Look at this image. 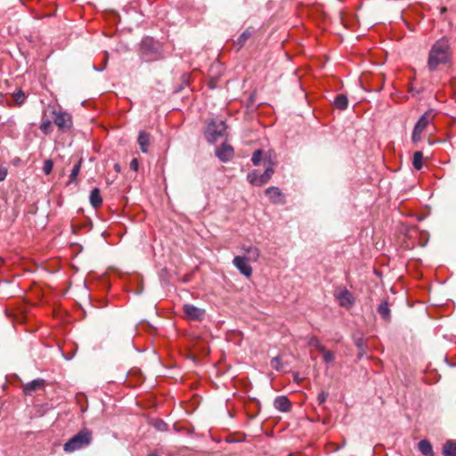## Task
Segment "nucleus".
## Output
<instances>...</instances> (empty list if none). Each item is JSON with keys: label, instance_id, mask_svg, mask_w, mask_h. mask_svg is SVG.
I'll return each instance as SVG.
<instances>
[{"label": "nucleus", "instance_id": "ddd939ff", "mask_svg": "<svg viewBox=\"0 0 456 456\" xmlns=\"http://www.w3.org/2000/svg\"><path fill=\"white\" fill-rule=\"evenodd\" d=\"M337 298L339 300L341 306H351L354 303L352 294L346 289L337 295Z\"/></svg>", "mask_w": 456, "mask_h": 456}, {"label": "nucleus", "instance_id": "1a4fd4ad", "mask_svg": "<svg viewBox=\"0 0 456 456\" xmlns=\"http://www.w3.org/2000/svg\"><path fill=\"white\" fill-rule=\"evenodd\" d=\"M265 194L269 197L270 200L278 205L285 204V197L280 188L275 186L268 187L265 190Z\"/></svg>", "mask_w": 456, "mask_h": 456}, {"label": "nucleus", "instance_id": "7ed1b4c3", "mask_svg": "<svg viewBox=\"0 0 456 456\" xmlns=\"http://www.w3.org/2000/svg\"><path fill=\"white\" fill-rule=\"evenodd\" d=\"M140 51L145 61H153L161 57L159 44L152 38H144L141 43Z\"/></svg>", "mask_w": 456, "mask_h": 456}, {"label": "nucleus", "instance_id": "a211bd4d", "mask_svg": "<svg viewBox=\"0 0 456 456\" xmlns=\"http://www.w3.org/2000/svg\"><path fill=\"white\" fill-rule=\"evenodd\" d=\"M444 456H456V441L448 440L443 446Z\"/></svg>", "mask_w": 456, "mask_h": 456}, {"label": "nucleus", "instance_id": "dca6fc26", "mask_svg": "<svg viewBox=\"0 0 456 456\" xmlns=\"http://www.w3.org/2000/svg\"><path fill=\"white\" fill-rule=\"evenodd\" d=\"M418 449L424 456H434L433 446L431 443L426 439L419 443Z\"/></svg>", "mask_w": 456, "mask_h": 456}, {"label": "nucleus", "instance_id": "aec40b11", "mask_svg": "<svg viewBox=\"0 0 456 456\" xmlns=\"http://www.w3.org/2000/svg\"><path fill=\"white\" fill-rule=\"evenodd\" d=\"M333 104L338 110H346L348 106V99L345 94H338L335 97Z\"/></svg>", "mask_w": 456, "mask_h": 456}, {"label": "nucleus", "instance_id": "4c0bfd02", "mask_svg": "<svg viewBox=\"0 0 456 456\" xmlns=\"http://www.w3.org/2000/svg\"><path fill=\"white\" fill-rule=\"evenodd\" d=\"M7 175V169L5 167H0V182L4 181Z\"/></svg>", "mask_w": 456, "mask_h": 456}, {"label": "nucleus", "instance_id": "c9c22d12", "mask_svg": "<svg viewBox=\"0 0 456 456\" xmlns=\"http://www.w3.org/2000/svg\"><path fill=\"white\" fill-rule=\"evenodd\" d=\"M269 180H270V178L265 176V175L264 173L259 175V186L266 183Z\"/></svg>", "mask_w": 456, "mask_h": 456}, {"label": "nucleus", "instance_id": "cd10ccee", "mask_svg": "<svg viewBox=\"0 0 456 456\" xmlns=\"http://www.w3.org/2000/svg\"><path fill=\"white\" fill-rule=\"evenodd\" d=\"M153 426L158 431L160 432L166 431L167 428V424L161 419L155 420Z\"/></svg>", "mask_w": 456, "mask_h": 456}, {"label": "nucleus", "instance_id": "9d476101", "mask_svg": "<svg viewBox=\"0 0 456 456\" xmlns=\"http://www.w3.org/2000/svg\"><path fill=\"white\" fill-rule=\"evenodd\" d=\"M240 248L244 253H246L245 256L248 261H258L260 256V250L257 247L253 246L252 244H243Z\"/></svg>", "mask_w": 456, "mask_h": 456}, {"label": "nucleus", "instance_id": "7c9ffc66", "mask_svg": "<svg viewBox=\"0 0 456 456\" xmlns=\"http://www.w3.org/2000/svg\"><path fill=\"white\" fill-rule=\"evenodd\" d=\"M321 353L323 354V361L326 363H329L334 360V354L332 352L326 350L324 347V351H321Z\"/></svg>", "mask_w": 456, "mask_h": 456}, {"label": "nucleus", "instance_id": "412c9836", "mask_svg": "<svg viewBox=\"0 0 456 456\" xmlns=\"http://www.w3.org/2000/svg\"><path fill=\"white\" fill-rule=\"evenodd\" d=\"M423 155L421 151H416L413 155L412 165L417 170H420L423 166L422 162Z\"/></svg>", "mask_w": 456, "mask_h": 456}, {"label": "nucleus", "instance_id": "2eb2a0df", "mask_svg": "<svg viewBox=\"0 0 456 456\" xmlns=\"http://www.w3.org/2000/svg\"><path fill=\"white\" fill-rule=\"evenodd\" d=\"M45 380L42 379H34L24 386L23 391L26 395H31L34 391L44 387Z\"/></svg>", "mask_w": 456, "mask_h": 456}, {"label": "nucleus", "instance_id": "72a5a7b5", "mask_svg": "<svg viewBox=\"0 0 456 456\" xmlns=\"http://www.w3.org/2000/svg\"><path fill=\"white\" fill-rule=\"evenodd\" d=\"M328 396H329L328 392L322 391L317 396V401H318L319 404H321V405L323 404L326 402Z\"/></svg>", "mask_w": 456, "mask_h": 456}, {"label": "nucleus", "instance_id": "39448f33", "mask_svg": "<svg viewBox=\"0 0 456 456\" xmlns=\"http://www.w3.org/2000/svg\"><path fill=\"white\" fill-rule=\"evenodd\" d=\"M226 126L224 121H214L211 120L207 126L206 129V138L207 140L213 143L218 140V138L222 137L225 132Z\"/></svg>", "mask_w": 456, "mask_h": 456}, {"label": "nucleus", "instance_id": "f257e3e1", "mask_svg": "<svg viewBox=\"0 0 456 456\" xmlns=\"http://www.w3.org/2000/svg\"><path fill=\"white\" fill-rule=\"evenodd\" d=\"M452 48L450 40L446 37H443L436 40L431 46L427 67L429 71H436L440 65H445L452 60Z\"/></svg>", "mask_w": 456, "mask_h": 456}, {"label": "nucleus", "instance_id": "5701e85b", "mask_svg": "<svg viewBox=\"0 0 456 456\" xmlns=\"http://www.w3.org/2000/svg\"><path fill=\"white\" fill-rule=\"evenodd\" d=\"M247 180L252 185L259 186V174L254 170L248 174Z\"/></svg>", "mask_w": 456, "mask_h": 456}, {"label": "nucleus", "instance_id": "58836bf2", "mask_svg": "<svg viewBox=\"0 0 456 456\" xmlns=\"http://www.w3.org/2000/svg\"><path fill=\"white\" fill-rule=\"evenodd\" d=\"M107 60H108V53H106L105 58H104V66L102 68H97L96 66H94V69L96 71H102L105 69V66L107 64Z\"/></svg>", "mask_w": 456, "mask_h": 456}, {"label": "nucleus", "instance_id": "6ab92c4d", "mask_svg": "<svg viewBox=\"0 0 456 456\" xmlns=\"http://www.w3.org/2000/svg\"><path fill=\"white\" fill-rule=\"evenodd\" d=\"M378 313L385 321H389L391 318L390 308L387 301H383L378 306Z\"/></svg>", "mask_w": 456, "mask_h": 456}, {"label": "nucleus", "instance_id": "4be33fe9", "mask_svg": "<svg viewBox=\"0 0 456 456\" xmlns=\"http://www.w3.org/2000/svg\"><path fill=\"white\" fill-rule=\"evenodd\" d=\"M251 36L252 32L249 29L243 31L237 40V45L239 47H242Z\"/></svg>", "mask_w": 456, "mask_h": 456}, {"label": "nucleus", "instance_id": "6e6552de", "mask_svg": "<svg viewBox=\"0 0 456 456\" xmlns=\"http://www.w3.org/2000/svg\"><path fill=\"white\" fill-rule=\"evenodd\" d=\"M233 148L226 142L222 143L216 151V156L220 161L224 163L230 161L233 158Z\"/></svg>", "mask_w": 456, "mask_h": 456}, {"label": "nucleus", "instance_id": "c756f323", "mask_svg": "<svg viewBox=\"0 0 456 456\" xmlns=\"http://www.w3.org/2000/svg\"><path fill=\"white\" fill-rule=\"evenodd\" d=\"M53 160H51V159L45 160L44 166H43L44 173L45 175H49L52 172V170H53Z\"/></svg>", "mask_w": 456, "mask_h": 456}, {"label": "nucleus", "instance_id": "bb28decb", "mask_svg": "<svg viewBox=\"0 0 456 456\" xmlns=\"http://www.w3.org/2000/svg\"><path fill=\"white\" fill-rule=\"evenodd\" d=\"M263 152L264 151L261 149L254 151V153L252 155V159H251L254 166H259V164L262 160Z\"/></svg>", "mask_w": 456, "mask_h": 456}, {"label": "nucleus", "instance_id": "a19ab883", "mask_svg": "<svg viewBox=\"0 0 456 456\" xmlns=\"http://www.w3.org/2000/svg\"><path fill=\"white\" fill-rule=\"evenodd\" d=\"M149 456H161L158 452L154 451L149 453Z\"/></svg>", "mask_w": 456, "mask_h": 456}, {"label": "nucleus", "instance_id": "f704fd0d", "mask_svg": "<svg viewBox=\"0 0 456 456\" xmlns=\"http://www.w3.org/2000/svg\"><path fill=\"white\" fill-rule=\"evenodd\" d=\"M411 139L414 143L419 142L421 140V132L413 128Z\"/></svg>", "mask_w": 456, "mask_h": 456}, {"label": "nucleus", "instance_id": "473e14b6", "mask_svg": "<svg viewBox=\"0 0 456 456\" xmlns=\"http://www.w3.org/2000/svg\"><path fill=\"white\" fill-rule=\"evenodd\" d=\"M273 166H274L273 162L271 159H269V165L265 167V169L264 171V174L265 175V176L269 177L270 179L274 173Z\"/></svg>", "mask_w": 456, "mask_h": 456}, {"label": "nucleus", "instance_id": "4468645a", "mask_svg": "<svg viewBox=\"0 0 456 456\" xmlns=\"http://www.w3.org/2000/svg\"><path fill=\"white\" fill-rule=\"evenodd\" d=\"M150 134L145 131H140L138 135V144L140 146V149L142 152L147 153L148 152V146L150 144Z\"/></svg>", "mask_w": 456, "mask_h": 456}, {"label": "nucleus", "instance_id": "a878e982", "mask_svg": "<svg viewBox=\"0 0 456 456\" xmlns=\"http://www.w3.org/2000/svg\"><path fill=\"white\" fill-rule=\"evenodd\" d=\"M308 346L315 347L318 351H324V346L316 337H312L308 340Z\"/></svg>", "mask_w": 456, "mask_h": 456}, {"label": "nucleus", "instance_id": "0eeeda50", "mask_svg": "<svg viewBox=\"0 0 456 456\" xmlns=\"http://www.w3.org/2000/svg\"><path fill=\"white\" fill-rule=\"evenodd\" d=\"M248 258L242 256H237L232 260V265L239 270V272L246 276L250 277L252 275V267L248 264Z\"/></svg>", "mask_w": 456, "mask_h": 456}, {"label": "nucleus", "instance_id": "423d86ee", "mask_svg": "<svg viewBox=\"0 0 456 456\" xmlns=\"http://www.w3.org/2000/svg\"><path fill=\"white\" fill-rule=\"evenodd\" d=\"M183 308L186 316L192 321L201 322L206 317V310L194 305L185 304Z\"/></svg>", "mask_w": 456, "mask_h": 456}, {"label": "nucleus", "instance_id": "b1692460", "mask_svg": "<svg viewBox=\"0 0 456 456\" xmlns=\"http://www.w3.org/2000/svg\"><path fill=\"white\" fill-rule=\"evenodd\" d=\"M82 160H79L72 168L71 173L69 175V182L73 183L77 181V175L80 171Z\"/></svg>", "mask_w": 456, "mask_h": 456}, {"label": "nucleus", "instance_id": "393cba45", "mask_svg": "<svg viewBox=\"0 0 456 456\" xmlns=\"http://www.w3.org/2000/svg\"><path fill=\"white\" fill-rule=\"evenodd\" d=\"M13 100L18 106H20L24 103L26 100V95L22 90H19L13 94Z\"/></svg>", "mask_w": 456, "mask_h": 456}, {"label": "nucleus", "instance_id": "f8f14e48", "mask_svg": "<svg viewBox=\"0 0 456 456\" xmlns=\"http://www.w3.org/2000/svg\"><path fill=\"white\" fill-rule=\"evenodd\" d=\"M433 118H434V114L431 110L426 111L419 118V120L417 121V123L414 126V128H416V130H419L422 133L425 130V128L427 127V126L432 121Z\"/></svg>", "mask_w": 456, "mask_h": 456}, {"label": "nucleus", "instance_id": "79ce46f5", "mask_svg": "<svg viewBox=\"0 0 456 456\" xmlns=\"http://www.w3.org/2000/svg\"><path fill=\"white\" fill-rule=\"evenodd\" d=\"M115 169H116L117 171H119V167H118V164H117V165H115Z\"/></svg>", "mask_w": 456, "mask_h": 456}, {"label": "nucleus", "instance_id": "ea45409f", "mask_svg": "<svg viewBox=\"0 0 456 456\" xmlns=\"http://www.w3.org/2000/svg\"><path fill=\"white\" fill-rule=\"evenodd\" d=\"M5 102H7L6 96L4 94L0 93V104H4Z\"/></svg>", "mask_w": 456, "mask_h": 456}, {"label": "nucleus", "instance_id": "20e7f679", "mask_svg": "<svg viewBox=\"0 0 456 456\" xmlns=\"http://www.w3.org/2000/svg\"><path fill=\"white\" fill-rule=\"evenodd\" d=\"M53 120L61 133L68 132L73 126L71 114L67 111L53 110Z\"/></svg>", "mask_w": 456, "mask_h": 456}, {"label": "nucleus", "instance_id": "f03ea898", "mask_svg": "<svg viewBox=\"0 0 456 456\" xmlns=\"http://www.w3.org/2000/svg\"><path fill=\"white\" fill-rule=\"evenodd\" d=\"M91 441L92 433L88 429L85 428L80 430L77 435L66 442L63 449L65 452H72L90 444Z\"/></svg>", "mask_w": 456, "mask_h": 456}, {"label": "nucleus", "instance_id": "2f4dec72", "mask_svg": "<svg viewBox=\"0 0 456 456\" xmlns=\"http://www.w3.org/2000/svg\"><path fill=\"white\" fill-rule=\"evenodd\" d=\"M50 127H51V121L46 119V120H44L41 124H40V130L45 134H47L50 133Z\"/></svg>", "mask_w": 456, "mask_h": 456}, {"label": "nucleus", "instance_id": "9b49d317", "mask_svg": "<svg viewBox=\"0 0 456 456\" xmlns=\"http://www.w3.org/2000/svg\"><path fill=\"white\" fill-rule=\"evenodd\" d=\"M273 406L281 412H288L291 410V403L285 395H279L273 401Z\"/></svg>", "mask_w": 456, "mask_h": 456}, {"label": "nucleus", "instance_id": "f3484780", "mask_svg": "<svg viewBox=\"0 0 456 456\" xmlns=\"http://www.w3.org/2000/svg\"><path fill=\"white\" fill-rule=\"evenodd\" d=\"M89 200L90 204L94 208H99L102 204V199L100 193V190L98 188H94L91 191Z\"/></svg>", "mask_w": 456, "mask_h": 456}, {"label": "nucleus", "instance_id": "c85d7f7f", "mask_svg": "<svg viewBox=\"0 0 456 456\" xmlns=\"http://www.w3.org/2000/svg\"><path fill=\"white\" fill-rule=\"evenodd\" d=\"M273 369L280 370L281 369V359L280 356H275L271 360L270 362Z\"/></svg>", "mask_w": 456, "mask_h": 456}, {"label": "nucleus", "instance_id": "e433bc0d", "mask_svg": "<svg viewBox=\"0 0 456 456\" xmlns=\"http://www.w3.org/2000/svg\"><path fill=\"white\" fill-rule=\"evenodd\" d=\"M138 166L139 164L137 159H133L130 162V168L133 169L134 171H137Z\"/></svg>", "mask_w": 456, "mask_h": 456}]
</instances>
